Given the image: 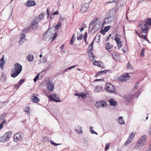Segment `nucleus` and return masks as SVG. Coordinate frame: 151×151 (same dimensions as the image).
I'll list each match as a JSON object with an SVG mask.
<instances>
[{
  "label": "nucleus",
  "mask_w": 151,
  "mask_h": 151,
  "mask_svg": "<svg viewBox=\"0 0 151 151\" xmlns=\"http://www.w3.org/2000/svg\"><path fill=\"white\" fill-rule=\"evenodd\" d=\"M15 69H12L11 73L12 77L15 78L21 72L22 70V66L19 63H17L15 64Z\"/></svg>",
  "instance_id": "obj_1"
},
{
  "label": "nucleus",
  "mask_w": 151,
  "mask_h": 151,
  "mask_svg": "<svg viewBox=\"0 0 151 151\" xmlns=\"http://www.w3.org/2000/svg\"><path fill=\"white\" fill-rule=\"evenodd\" d=\"M50 29H52L51 28L48 29L43 35L44 39L45 40H50L52 38L53 40L56 38L57 34L56 33H51Z\"/></svg>",
  "instance_id": "obj_2"
},
{
  "label": "nucleus",
  "mask_w": 151,
  "mask_h": 151,
  "mask_svg": "<svg viewBox=\"0 0 151 151\" xmlns=\"http://www.w3.org/2000/svg\"><path fill=\"white\" fill-rule=\"evenodd\" d=\"M146 24L151 25V18L148 19L147 21L145 22V23L141 24L140 25V28L142 32L147 33L148 28Z\"/></svg>",
  "instance_id": "obj_3"
},
{
  "label": "nucleus",
  "mask_w": 151,
  "mask_h": 151,
  "mask_svg": "<svg viewBox=\"0 0 151 151\" xmlns=\"http://www.w3.org/2000/svg\"><path fill=\"white\" fill-rule=\"evenodd\" d=\"M12 134L11 131H9L6 132L0 138V142H6L9 140Z\"/></svg>",
  "instance_id": "obj_4"
},
{
  "label": "nucleus",
  "mask_w": 151,
  "mask_h": 151,
  "mask_svg": "<svg viewBox=\"0 0 151 151\" xmlns=\"http://www.w3.org/2000/svg\"><path fill=\"white\" fill-rule=\"evenodd\" d=\"M105 90L111 93L115 92V88L114 86L110 83H106L105 86Z\"/></svg>",
  "instance_id": "obj_5"
},
{
  "label": "nucleus",
  "mask_w": 151,
  "mask_h": 151,
  "mask_svg": "<svg viewBox=\"0 0 151 151\" xmlns=\"http://www.w3.org/2000/svg\"><path fill=\"white\" fill-rule=\"evenodd\" d=\"M107 103L104 100H99L95 104V106L97 108H100L101 107L104 108L105 106H107Z\"/></svg>",
  "instance_id": "obj_6"
},
{
  "label": "nucleus",
  "mask_w": 151,
  "mask_h": 151,
  "mask_svg": "<svg viewBox=\"0 0 151 151\" xmlns=\"http://www.w3.org/2000/svg\"><path fill=\"white\" fill-rule=\"evenodd\" d=\"M23 133L21 132L16 133L14 136V142H17L18 140H20L22 139Z\"/></svg>",
  "instance_id": "obj_7"
},
{
  "label": "nucleus",
  "mask_w": 151,
  "mask_h": 151,
  "mask_svg": "<svg viewBox=\"0 0 151 151\" xmlns=\"http://www.w3.org/2000/svg\"><path fill=\"white\" fill-rule=\"evenodd\" d=\"M115 16L108 14L106 17L105 18V19L106 20L108 23H111L113 22L115 19Z\"/></svg>",
  "instance_id": "obj_8"
},
{
  "label": "nucleus",
  "mask_w": 151,
  "mask_h": 151,
  "mask_svg": "<svg viewBox=\"0 0 151 151\" xmlns=\"http://www.w3.org/2000/svg\"><path fill=\"white\" fill-rule=\"evenodd\" d=\"M49 97L50 99L53 101H56L57 102H61L59 97L58 96L55 94H53L50 95Z\"/></svg>",
  "instance_id": "obj_9"
},
{
  "label": "nucleus",
  "mask_w": 151,
  "mask_h": 151,
  "mask_svg": "<svg viewBox=\"0 0 151 151\" xmlns=\"http://www.w3.org/2000/svg\"><path fill=\"white\" fill-rule=\"evenodd\" d=\"M130 76L129 75V73H124L122 75L120 76L119 80L121 81H125L129 78Z\"/></svg>",
  "instance_id": "obj_10"
},
{
  "label": "nucleus",
  "mask_w": 151,
  "mask_h": 151,
  "mask_svg": "<svg viewBox=\"0 0 151 151\" xmlns=\"http://www.w3.org/2000/svg\"><path fill=\"white\" fill-rule=\"evenodd\" d=\"M37 96H38V95L37 94L33 93L32 95L30 96V99L32 100V102L37 103L40 101V100L37 97Z\"/></svg>",
  "instance_id": "obj_11"
},
{
  "label": "nucleus",
  "mask_w": 151,
  "mask_h": 151,
  "mask_svg": "<svg viewBox=\"0 0 151 151\" xmlns=\"http://www.w3.org/2000/svg\"><path fill=\"white\" fill-rule=\"evenodd\" d=\"M54 86L53 82L51 81L48 83L47 84V88L48 90L50 92L54 90Z\"/></svg>",
  "instance_id": "obj_12"
},
{
  "label": "nucleus",
  "mask_w": 151,
  "mask_h": 151,
  "mask_svg": "<svg viewBox=\"0 0 151 151\" xmlns=\"http://www.w3.org/2000/svg\"><path fill=\"white\" fill-rule=\"evenodd\" d=\"M36 4L35 1L34 0H28L25 3V6L29 7L34 6Z\"/></svg>",
  "instance_id": "obj_13"
},
{
  "label": "nucleus",
  "mask_w": 151,
  "mask_h": 151,
  "mask_svg": "<svg viewBox=\"0 0 151 151\" xmlns=\"http://www.w3.org/2000/svg\"><path fill=\"white\" fill-rule=\"evenodd\" d=\"M89 6V3L84 4L81 7L80 10L82 13L85 12L87 11L88 8Z\"/></svg>",
  "instance_id": "obj_14"
},
{
  "label": "nucleus",
  "mask_w": 151,
  "mask_h": 151,
  "mask_svg": "<svg viewBox=\"0 0 151 151\" xmlns=\"http://www.w3.org/2000/svg\"><path fill=\"white\" fill-rule=\"evenodd\" d=\"M143 142H137L133 148L135 149H138L142 148L145 145Z\"/></svg>",
  "instance_id": "obj_15"
},
{
  "label": "nucleus",
  "mask_w": 151,
  "mask_h": 151,
  "mask_svg": "<svg viewBox=\"0 0 151 151\" xmlns=\"http://www.w3.org/2000/svg\"><path fill=\"white\" fill-rule=\"evenodd\" d=\"M100 27V26L99 24L98 25L96 24L91 30V31L92 32V33L94 34L99 29Z\"/></svg>",
  "instance_id": "obj_16"
},
{
  "label": "nucleus",
  "mask_w": 151,
  "mask_h": 151,
  "mask_svg": "<svg viewBox=\"0 0 151 151\" xmlns=\"http://www.w3.org/2000/svg\"><path fill=\"white\" fill-rule=\"evenodd\" d=\"M110 28V26L105 27L103 30L101 29L100 32L104 35L105 34V33L108 32Z\"/></svg>",
  "instance_id": "obj_17"
},
{
  "label": "nucleus",
  "mask_w": 151,
  "mask_h": 151,
  "mask_svg": "<svg viewBox=\"0 0 151 151\" xmlns=\"http://www.w3.org/2000/svg\"><path fill=\"white\" fill-rule=\"evenodd\" d=\"M10 146L12 149L15 150L19 147V145L16 142H12L10 143Z\"/></svg>",
  "instance_id": "obj_18"
},
{
  "label": "nucleus",
  "mask_w": 151,
  "mask_h": 151,
  "mask_svg": "<svg viewBox=\"0 0 151 151\" xmlns=\"http://www.w3.org/2000/svg\"><path fill=\"white\" fill-rule=\"evenodd\" d=\"M5 63L4 60V55L0 60V67L1 70H3L4 68V64Z\"/></svg>",
  "instance_id": "obj_19"
},
{
  "label": "nucleus",
  "mask_w": 151,
  "mask_h": 151,
  "mask_svg": "<svg viewBox=\"0 0 151 151\" xmlns=\"http://www.w3.org/2000/svg\"><path fill=\"white\" fill-rule=\"evenodd\" d=\"M110 105L112 106H116L117 104V102L113 99L111 98L109 100Z\"/></svg>",
  "instance_id": "obj_20"
},
{
  "label": "nucleus",
  "mask_w": 151,
  "mask_h": 151,
  "mask_svg": "<svg viewBox=\"0 0 151 151\" xmlns=\"http://www.w3.org/2000/svg\"><path fill=\"white\" fill-rule=\"evenodd\" d=\"M42 76V73L38 74L34 79V82H35L39 78H40V79H41Z\"/></svg>",
  "instance_id": "obj_21"
},
{
  "label": "nucleus",
  "mask_w": 151,
  "mask_h": 151,
  "mask_svg": "<svg viewBox=\"0 0 151 151\" xmlns=\"http://www.w3.org/2000/svg\"><path fill=\"white\" fill-rule=\"evenodd\" d=\"M6 79V76L5 74L3 72L1 73V81L2 82L4 81Z\"/></svg>",
  "instance_id": "obj_22"
},
{
  "label": "nucleus",
  "mask_w": 151,
  "mask_h": 151,
  "mask_svg": "<svg viewBox=\"0 0 151 151\" xmlns=\"http://www.w3.org/2000/svg\"><path fill=\"white\" fill-rule=\"evenodd\" d=\"M116 13V9L115 8H112L109 11V13L108 14L110 15H115V14Z\"/></svg>",
  "instance_id": "obj_23"
},
{
  "label": "nucleus",
  "mask_w": 151,
  "mask_h": 151,
  "mask_svg": "<svg viewBox=\"0 0 151 151\" xmlns=\"http://www.w3.org/2000/svg\"><path fill=\"white\" fill-rule=\"evenodd\" d=\"M98 20V18L96 17H95L91 21L89 26V30L90 29V26L91 24H94L95 23L97 22Z\"/></svg>",
  "instance_id": "obj_24"
},
{
  "label": "nucleus",
  "mask_w": 151,
  "mask_h": 151,
  "mask_svg": "<svg viewBox=\"0 0 151 151\" xmlns=\"http://www.w3.org/2000/svg\"><path fill=\"white\" fill-rule=\"evenodd\" d=\"M113 46L112 44H111L109 43H107L106 45L105 48L107 50L112 48Z\"/></svg>",
  "instance_id": "obj_25"
},
{
  "label": "nucleus",
  "mask_w": 151,
  "mask_h": 151,
  "mask_svg": "<svg viewBox=\"0 0 151 151\" xmlns=\"http://www.w3.org/2000/svg\"><path fill=\"white\" fill-rule=\"evenodd\" d=\"M109 71V70H104L103 71H101L99 72H98V73L96 74V75L95 76V77H96L97 76H98V75H101V74H105L108 71Z\"/></svg>",
  "instance_id": "obj_26"
},
{
  "label": "nucleus",
  "mask_w": 151,
  "mask_h": 151,
  "mask_svg": "<svg viewBox=\"0 0 151 151\" xmlns=\"http://www.w3.org/2000/svg\"><path fill=\"white\" fill-rule=\"evenodd\" d=\"M134 135V133L133 132L128 137L127 141L126 142H131Z\"/></svg>",
  "instance_id": "obj_27"
},
{
  "label": "nucleus",
  "mask_w": 151,
  "mask_h": 151,
  "mask_svg": "<svg viewBox=\"0 0 151 151\" xmlns=\"http://www.w3.org/2000/svg\"><path fill=\"white\" fill-rule=\"evenodd\" d=\"M118 122L121 125H123L125 124V122L123 120V117L122 116L119 117L118 119Z\"/></svg>",
  "instance_id": "obj_28"
},
{
  "label": "nucleus",
  "mask_w": 151,
  "mask_h": 151,
  "mask_svg": "<svg viewBox=\"0 0 151 151\" xmlns=\"http://www.w3.org/2000/svg\"><path fill=\"white\" fill-rule=\"evenodd\" d=\"M26 40V39L25 38V37H24L23 35H22V37L20 38V39L19 41H18L19 43L20 44H22L23 42H24Z\"/></svg>",
  "instance_id": "obj_29"
},
{
  "label": "nucleus",
  "mask_w": 151,
  "mask_h": 151,
  "mask_svg": "<svg viewBox=\"0 0 151 151\" xmlns=\"http://www.w3.org/2000/svg\"><path fill=\"white\" fill-rule=\"evenodd\" d=\"M94 44V41L93 40L89 45L88 51L89 52H91L93 48V45Z\"/></svg>",
  "instance_id": "obj_30"
},
{
  "label": "nucleus",
  "mask_w": 151,
  "mask_h": 151,
  "mask_svg": "<svg viewBox=\"0 0 151 151\" xmlns=\"http://www.w3.org/2000/svg\"><path fill=\"white\" fill-rule=\"evenodd\" d=\"M29 28H25L23 29L22 31V35L24 36V37H25L26 36L25 34L27 32H28L29 31Z\"/></svg>",
  "instance_id": "obj_31"
},
{
  "label": "nucleus",
  "mask_w": 151,
  "mask_h": 151,
  "mask_svg": "<svg viewBox=\"0 0 151 151\" xmlns=\"http://www.w3.org/2000/svg\"><path fill=\"white\" fill-rule=\"evenodd\" d=\"M75 130L77 132V133L78 134H82V129L81 127H78Z\"/></svg>",
  "instance_id": "obj_32"
},
{
  "label": "nucleus",
  "mask_w": 151,
  "mask_h": 151,
  "mask_svg": "<svg viewBox=\"0 0 151 151\" xmlns=\"http://www.w3.org/2000/svg\"><path fill=\"white\" fill-rule=\"evenodd\" d=\"M27 58L29 61L31 62L33 60L34 57L32 55H29L27 56Z\"/></svg>",
  "instance_id": "obj_33"
},
{
  "label": "nucleus",
  "mask_w": 151,
  "mask_h": 151,
  "mask_svg": "<svg viewBox=\"0 0 151 151\" xmlns=\"http://www.w3.org/2000/svg\"><path fill=\"white\" fill-rule=\"evenodd\" d=\"M39 22V20L38 19V17L37 16H36L32 23L37 24Z\"/></svg>",
  "instance_id": "obj_34"
},
{
  "label": "nucleus",
  "mask_w": 151,
  "mask_h": 151,
  "mask_svg": "<svg viewBox=\"0 0 151 151\" xmlns=\"http://www.w3.org/2000/svg\"><path fill=\"white\" fill-rule=\"evenodd\" d=\"M147 137L145 135H143L138 140V142H144L146 141Z\"/></svg>",
  "instance_id": "obj_35"
},
{
  "label": "nucleus",
  "mask_w": 151,
  "mask_h": 151,
  "mask_svg": "<svg viewBox=\"0 0 151 151\" xmlns=\"http://www.w3.org/2000/svg\"><path fill=\"white\" fill-rule=\"evenodd\" d=\"M32 27L34 30L38 28V25L37 24L32 23Z\"/></svg>",
  "instance_id": "obj_36"
},
{
  "label": "nucleus",
  "mask_w": 151,
  "mask_h": 151,
  "mask_svg": "<svg viewBox=\"0 0 151 151\" xmlns=\"http://www.w3.org/2000/svg\"><path fill=\"white\" fill-rule=\"evenodd\" d=\"M7 102L5 101L3 102H0V108H2L6 105Z\"/></svg>",
  "instance_id": "obj_37"
},
{
  "label": "nucleus",
  "mask_w": 151,
  "mask_h": 151,
  "mask_svg": "<svg viewBox=\"0 0 151 151\" xmlns=\"http://www.w3.org/2000/svg\"><path fill=\"white\" fill-rule=\"evenodd\" d=\"M6 122V121L5 119H4L2 122L0 124V130L2 128L3 125Z\"/></svg>",
  "instance_id": "obj_38"
},
{
  "label": "nucleus",
  "mask_w": 151,
  "mask_h": 151,
  "mask_svg": "<svg viewBox=\"0 0 151 151\" xmlns=\"http://www.w3.org/2000/svg\"><path fill=\"white\" fill-rule=\"evenodd\" d=\"M7 114L6 113H3L0 116V121L2 120H3L4 118L6 116Z\"/></svg>",
  "instance_id": "obj_39"
},
{
  "label": "nucleus",
  "mask_w": 151,
  "mask_h": 151,
  "mask_svg": "<svg viewBox=\"0 0 151 151\" xmlns=\"http://www.w3.org/2000/svg\"><path fill=\"white\" fill-rule=\"evenodd\" d=\"M90 132L92 134H95L96 135H98V134L97 133L95 132L92 129V127L91 126L90 127Z\"/></svg>",
  "instance_id": "obj_40"
},
{
  "label": "nucleus",
  "mask_w": 151,
  "mask_h": 151,
  "mask_svg": "<svg viewBox=\"0 0 151 151\" xmlns=\"http://www.w3.org/2000/svg\"><path fill=\"white\" fill-rule=\"evenodd\" d=\"M101 62L99 61H96L93 62V64L95 65H96L99 66V65H100Z\"/></svg>",
  "instance_id": "obj_41"
},
{
  "label": "nucleus",
  "mask_w": 151,
  "mask_h": 151,
  "mask_svg": "<svg viewBox=\"0 0 151 151\" xmlns=\"http://www.w3.org/2000/svg\"><path fill=\"white\" fill-rule=\"evenodd\" d=\"M110 143L109 142L106 143V144L105 148V150L107 151L109 149L110 146Z\"/></svg>",
  "instance_id": "obj_42"
},
{
  "label": "nucleus",
  "mask_w": 151,
  "mask_h": 151,
  "mask_svg": "<svg viewBox=\"0 0 151 151\" xmlns=\"http://www.w3.org/2000/svg\"><path fill=\"white\" fill-rule=\"evenodd\" d=\"M38 17L40 20H41L43 19L44 17V14L42 13H41L39 15Z\"/></svg>",
  "instance_id": "obj_43"
},
{
  "label": "nucleus",
  "mask_w": 151,
  "mask_h": 151,
  "mask_svg": "<svg viewBox=\"0 0 151 151\" xmlns=\"http://www.w3.org/2000/svg\"><path fill=\"white\" fill-rule=\"evenodd\" d=\"M62 24L60 22H59L58 23L57 25H56V27H55V28L56 29H58L61 26Z\"/></svg>",
  "instance_id": "obj_44"
},
{
  "label": "nucleus",
  "mask_w": 151,
  "mask_h": 151,
  "mask_svg": "<svg viewBox=\"0 0 151 151\" xmlns=\"http://www.w3.org/2000/svg\"><path fill=\"white\" fill-rule=\"evenodd\" d=\"M127 67L130 70L133 69V68L130 64L129 62H128L127 64Z\"/></svg>",
  "instance_id": "obj_45"
},
{
  "label": "nucleus",
  "mask_w": 151,
  "mask_h": 151,
  "mask_svg": "<svg viewBox=\"0 0 151 151\" xmlns=\"http://www.w3.org/2000/svg\"><path fill=\"white\" fill-rule=\"evenodd\" d=\"M88 55L89 58H91V57H92V58H94L95 56L93 53L91 52H89L88 54Z\"/></svg>",
  "instance_id": "obj_46"
},
{
  "label": "nucleus",
  "mask_w": 151,
  "mask_h": 151,
  "mask_svg": "<svg viewBox=\"0 0 151 151\" xmlns=\"http://www.w3.org/2000/svg\"><path fill=\"white\" fill-rule=\"evenodd\" d=\"M80 35L78 36L77 37V39L79 41L80 40H81L83 37V34H79Z\"/></svg>",
  "instance_id": "obj_47"
},
{
  "label": "nucleus",
  "mask_w": 151,
  "mask_h": 151,
  "mask_svg": "<svg viewBox=\"0 0 151 151\" xmlns=\"http://www.w3.org/2000/svg\"><path fill=\"white\" fill-rule=\"evenodd\" d=\"M21 86V85L18 83V84H15L14 85V87L15 88H17V89H18L19 87Z\"/></svg>",
  "instance_id": "obj_48"
},
{
  "label": "nucleus",
  "mask_w": 151,
  "mask_h": 151,
  "mask_svg": "<svg viewBox=\"0 0 151 151\" xmlns=\"http://www.w3.org/2000/svg\"><path fill=\"white\" fill-rule=\"evenodd\" d=\"M80 96L83 99H84L86 97V95L85 93H81L80 94Z\"/></svg>",
  "instance_id": "obj_49"
},
{
  "label": "nucleus",
  "mask_w": 151,
  "mask_h": 151,
  "mask_svg": "<svg viewBox=\"0 0 151 151\" xmlns=\"http://www.w3.org/2000/svg\"><path fill=\"white\" fill-rule=\"evenodd\" d=\"M116 43L118 46L119 47H121L122 46V42L121 41L116 42Z\"/></svg>",
  "instance_id": "obj_50"
},
{
  "label": "nucleus",
  "mask_w": 151,
  "mask_h": 151,
  "mask_svg": "<svg viewBox=\"0 0 151 151\" xmlns=\"http://www.w3.org/2000/svg\"><path fill=\"white\" fill-rule=\"evenodd\" d=\"M25 81V79H21L20 81L19 82V84H20L21 85H22V84Z\"/></svg>",
  "instance_id": "obj_51"
},
{
  "label": "nucleus",
  "mask_w": 151,
  "mask_h": 151,
  "mask_svg": "<svg viewBox=\"0 0 151 151\" xmlns=\"http://www.w3.org/2000/svg\"><path fill=\"white\" fill-rule=\"evenodd\" d=\"M87 35V33L86 32L85 33V34H84V38H84V39L85 40V42H86V40Z\"/></svg>",
  "instance_id": "obj_52"
},
{
  "label": "nucleus",
  "mask_w": 151,
  "mask_h": 151,
  "mask_svg": "<svg viewBox=\"0 0 151 151\" xmlns=\"http://www.w3.org/2000/svg\"><path fill=\"white\" fill-rule=\"evenodd\" d=\"M144 51L143 50V49H142V50L141 52V53L140 54V56L142 57H143L144 56Z\"/></svg>",
  "instance_id": "obj_53"
},
{
  "label": "nucleus",
  "mask_w": 151,
  "mask_h": 151,
  "mask_svg": "<svg viewBox=\"0 0 151 151\" xmlns=\"http://www.w3.org/2000/svg\"><path fill=\"white\" fill-rule=\"evenodd\" d=\"M50 143L52 145H55V146H57L59 145H60L61 144L59 143H55L54 142H50Z\"/></svg>",
  "instance_id": "obj_54"
},
{
  "label": "nucleus",
  "mask_w": 151,
  "mask_h": 151,
  "mask_svg": "<svg viewBox=\"0 0 151 151\" xmlns=\"http://www.w3.org/2000/svg\"><path fill=\"white\" fill-rule=\"evenodd\" d=\"M77 65H74L71 66V67L68 68V70H70L71 69L74 68L76 67Z\"/></svg>",
  "instance_id": "obj_55"
},
{
  "label": "nucleus",
  "mask_w": 151,
  "mask_h": 151,
  "mask_svg": "<svg viewBox=\"0 0 151 151\" xmlns=\"http://www.w3.org/2000/svg\"><path fill=\"white\" fill-rule=\"evenodd\" d=\"M25 111L27 113H29V111L30 110V109L29 107H26L25 109Z\"/></svg>",
  "instance_id": "obj_56"
},
{
  "label": "nucleus",
  "mask_w": 151,
  "mask_h": 151,
  "mask_svg": "<svg viewBox=\"0 0 151 151\" xmlns=\"http://www.w3.org/2000/svg\"><path fill=\"white\" fill-rule=\"evenodd\" d=\"M74 39H75V38L74 39H73V38H71V40L70 41V45H72L73 44L74 42Z\"/></svg>",
  "instance_id": "obj_57"
},
{
  "label": "nucleus",
  "mask_w": 151,
  "mask_h": 151,
  "mask_svg": "<svg viewBox=\"0 0 151 151\" xmlns=\"http://www.w3.org/2000/svg\"><path fill=\"white\" fill-rule=\"evenodd\" d=\"M105 23H106L107 24H109V23H108L107 22L106 20H105V18H104V21L103 22V23L102 24V25H104Z\"/></svg>",
  "instance_id": "obj_58"
},
{
  "label": "nucleus",
  "mask_w": 151,
  "mask_h": 151,
  "mask_svg": "<svg viewBox=\"0 0 151 151\" xmlns=\"http://www.w3.org/2000/svg\"><path fill=\"white\" fill-rule=\"evenodd\" d=\"M119 38L120 37H115V40L116 41V42L120 41V40Z\"/></svg>",
  "instance_id": "obj_59"
},
{
  "label": "nucleus",
  "mask_w": 151,
  "mask_h": 151,
  "mask_svg": "<svg viewBox=\"0 0 151 151\" xmlns=\"http://www.w3.org/2000/svg\"><path fill=\"white\" fill-rule=\"evenodd\" d=\"M141 37L144 39L145 40H147V39L146 37V36L145 35H142Z\"/></svg>",
  "instance_id": "obj_60"
},
{
  "label": "nucleus",
  "mask_w": 151,
  "mask_h": 151,
  "mask_svg": "<svg viewBox=\"0 0 151 151\" xmlns=\"http://www.w3.org/2000/svg\"><path fill=\"white\" fill-rule=\"evenodd\" d=\"M47 17L48 18L49 17V16L50 14V12L48 9H47Z\"/></svg>",
  "instance_id": "obj_61"
},
{
  "label": "nucleus",
  "mask_w": 151,
  "mask_h": 151,
  "mask_svg": "<svg viewBox=\"0 0 151 151\" xmlns=\"http://www.w3.org/2000/svg\"><path fill=\"white\" fill-rule=\"evenodd\" d=\"M59 13V12L58 11H55L54 13H52V14L54 15H57Z\"/></svg>",
  "instance_id": "obj_62"
},
{
  "label": "nucleus",
  "mask_w": 151,
  "mask_h": 151,
  "mask_svg": "<svg viewBox=\"0 0 151 151\" xmlns=\"http://www.w3.org/2000/svg\"><path fill=\"white\" fill-rule=\"evenodd\" d=\"M139 83L137 82L136 83L135 85H134V87L136 88L137 89V88L138 85Z\"/></svg>",
  "instance_id": "obj_63"
},
{
  "label": "nucleus",
  "mask_w": 151,
  "mask_h": 151,
  "mask_svg": "<svg viewBox=\"0 0 151 151\" xmlns=\"http://www.w3.org/2000/svg\"><path fill=\"white\" fill-rule=\"evenodd\" d=\"M121 37V35L117 34H116L115 37Z\"/></svg>",
  "instance_id": "obj_64"
}]
</instances>
